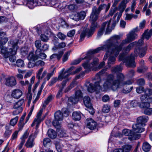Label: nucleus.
I'll list each match as a JSON object with an SVG mask.
<instances>
[{
	"label": "nucleus",
	"instance_id": "obj_16",
	"mask_svg": "<svg viewBox=\"0 0 152 152\" xmlns=\"http://www.w3.org/2000/svg\"><path fill=\"white\" fill-rule=\"evenodd\" d=\"M34 140V134H32L29 137L25 144V146L27 148H32L35 144Z\"/></svg>",
	"mask_w": 152,
	"mask_h": 152
},
{
	"label": "nucleus",
	"instance_id": "obj_49",
	"mask_svg": "<svg viewBox=\"0 0 152 152\" xmlns=\"http://www.w3.org/2000/svg\"><path fill=\"white\" fill-rule=\"evenodd\" d=\"M50 143L51 140L49 138H46L44 139L43 144L45 146H47V145H50Z\"/></svg>",
	"mask_w": 152,
	"mask_h": 152
},
{
	"label": "nucleus",
	"instance_id": "obj_14",
	"mask_svg": "<svg viewBox=\"0 0 152 152\" xmlns=\"http://www.w3.org/2000/svg\"><path fill=\"white\" fill-rule=\"evenodd\" d=\"M15 77L13 76L9 77L5 79V84L8 87H13L16 84Z\"/></svg>",
	"mask_w": 152,
	"mask_h": 152
},
{
	"label": "nucleus",
	"instance_id": "obj_26",
	"mask_svg": "<svg viewBox=\"0 0 152 152\" xmlns=\"http://www.w3.org/2000/svg\"><path fill=\"white\" fill-rule=\"evenodd\" d=\"M24 99H21L14 104L13 108L15 109L22 108L21 106L24 104Z\"/></svg>",
	"mask_w": 152,
	"mask_h": 152
},
{
	"label": "nucleus",
	"instance_id": "obj_9",
	"mask_svg": "<svg viewBox=\"0 0 152 152\" xmlns=\"http://www.w3.org/2000/svg\"><path fill=\"white\" fill-rule=\"evenodd\" d=\"M111 19H110L108 21L104 22L102 25V26L101 29L98 31L97 35V37L99 38L103 33V31L105 28V26L107 25V28L105 32V34H108L112 31V29L110 28V23L111 21Z\"/></svg>",
	"mask_w": 152,
	"mask_h": 152
},
{
	"label": "nucleus",
	"instance_id": "obj_7",
	"mask_svg": "<svg viewBox=\"0 0 152 152\" xmlns=\"http://www.w3.org/2000/svg\"><path fill=\"white\" fill-rule=\"evenodd\" d=\"M99 74L97 73L95 76V79L96 80H97V81L95 82L94 86L91 84H89L87 88L88 91L89 92L92 93L95 91H99L102 90L100 84L101 80Z\"/></svg>",
	"mask_w": 152,
	"mask_h": 152
},
{
	"label": "nucleus",
	"instance_id": "obj_43",
	"mask_svg": "<svg viewBox=\"0 0 152 152\" xmlns=\"http://www.w3.org/2000/svg\"><path fill=\"white\" fill-rule=\"evenodd\" d=\"M115 57L114 55H111L110 56L108 60V66H109L110 64H114L115 61Z\"/></svg>",
	"mask_w": 152,
	"mask_h": 152
},
{
	"label": "nucleus",
	"instance_id": "obj_62",
	"mask_svg": "<svg viewBox=\"0 0 152 152\" xmlns=\"http://www.w3.org/2000/svg\"><path fill=\"white\" fill-rule=\"evenodd\" d=\"M144 112L147 115L152 114V108H148L145 110Z\"/></svg>",
	"mask_w": 152,
	"mask_h": 152
},
{
	"label": "nucleus",
	"instance_id": "obj_46",
	"mask_svg": "<svg viewBox=\"0 0 152 152\" xmlns=\"http://www.w3.org/2000/svg\"><path fill=\"white\" fill-rule=\"evenodd\" d=\"M6 130L4 133V135L6 136H8L12 132V130L10 129V126H6Z\"/></svg>",
	"mask_w": 152,
	"mask_h": 152
},
{
	"label": "nucleus",
	"instance_id": "obj_20",
	"mask_svg": "<svg viewBox=\"0 0 152 152\" xmlns=\"http://www.w3.org/2000/svg\"><path fill=\"white\" fill-rule=\"evenodd\" d=\"M8 38L6 37V34L4 32L0 33V48L2 45L5 44L8 41Z\"/></svg>",
	"mask_w": 152,
	"mask_h": 152
},
{
	"label": "nucleus",
	"instance_id": "obj_64",
	"mask_svg": "<svg viewBox=\"0 0 152 152\" xmlns=\"http://www.w3.org/2000/svg\"><path fill=\"white\" fill-rule=\"evenodd\" d=\"M133 14H126V17L125 18V19L126 20H130L132 18H133Z\"/></svg>",
	"mask_w": 152,
	"mask_h": 152
},
{
	"label": "nucleus",
	"instance_id": "obj_24",
	"mask_svg": "<svg viewBox=\"0 0 152 152\" xmlns=\"http://www.w3.org/2000/svg\"><path fill=\"white\" fill-rule=\"evenodd\" d=\"M152 35V29H150L149 31L148 30L145 31L142 35V37L140 39L143 40L142 44L143 42V39L145 38L148 40Z\"/></svg>",
	"mask_w": 152,
	"mask_h": 152
},
{
	"label": "nucleus",
	"instance_id": "obj_35",
	"mask_svg": "<svg viewBox=\"0 0 152 152\" xmlns=\"http://www.w3.org/2000/svg\"><path fill=\"white\" fill-rule=\"evenodd\" d=\"M122 148L123 152H129L132 149V146L129 145H126L122 147Z\"/></svg>",
	"mask_w": 152,
	"mask_h": 152
},
{
	"label": "nucleus",
	"instance_id": "obj_18",
	"mask_svg": "<svg viewBox=\"0 0 152 152\" xmlns=\"http://www.w3.org/2000/svg\"><path fill=\"white\" fill-rule=\"evenodd\" d=\"M87 127L91 130H94L96 127V122L91 118H88L86 120Z\"/></svg>",
	"mask_w": 152,
	"mask_h": 152
},
{
	"label": "nucleus",
	"instance_id": "obj_54",
	"mask_svg": "<svg viewBox=\"0 0 152 152\" xmlns=\"http://www.w3.org/2000/svg\"><path fill=\"white\" fill-rule=\"evenodd\" d=\"M100 6H101V10L104 9H106V12H107L109 10L110 6V4L108 3L107 5H106L105 4H102Z\"/></svg>",
	"mask_w": 152,
	"mask_h": 152
},
{
	"label": "nucleus",
	"instance_id": "obj_1",
	"mask_svg": "<svg viewBox=\"0 0 152 152\" xmlns=\"http://www.w3.org/2000/svg\"><path fill=\"white\" fill-rule=\"evenodd\" d=\"M124 76L122 73L118 74L115 79L113 75H110L104 82L103 86L105 90L110 88L113 91H115L125 85H130L133 82L131 80L124 81Z\"/></svg>",
	"mask_w": 152,
	"mask_h": 152
},
{
	"label": "nucleus",
	"instance_id": "obj_37",
	"mask_svg": "<svg viewBox=\"0 0 152 152\" xmlns=\"http://www.w3.org/2000/svg\"><path fill=\"white\" fill-rule=\"evenodd\" d=\"M79 100L78 98L76 97L75 96L69 98L68 100V102H71L72 104H75Z\"/></svg>",
	"mask_w": 152,
	"mask_h": 152
},
{
	"label": "nucleus",
	"instance_id": "obj_34",
	"mask_svg": "<svg viewBox=\"0 0 152 152\" xmlns=\"http://www.w3.org/2000/svg\"><path fill=\"white\" fill-rule=\"evenodd\" d=\"M28 59L30 61H35L37 60V57L35 54L34 55L33 52H30L27 57Z\"/></svg>",
	"mask_w": 152,
	"mask_h": 152
},
{
	"label": "nucleus",
	"instance_id": "obj_44",
	"mask_svg": "<svg viewBox=\"0 0 152 152\" xmlns=\"http://www.w3.org/2000/svg\"><path fill=\"white\" fill-rule=\"evenodd\" d=\"M150 106V104L148 102H142L139 105L140 107L146 109L149 108Z\"/></svg>",
	"mask_w": 152,
	"mask_h": 152
},
{
	"label": "nucleus",
	"instance_id": "obj_63",
	"mask_svg": "<svg viewBox=\"0 0 152 152\" xmlns=\"http://www.w3.org/2000/svg\"><path fill=\"white\" fill-rule=\"evenodd\" d=\"M41 40L44 42H46L48 40V37L44 34H42L40 36Z\"/></svg>",
	"mask_w": 152,
	"mask_h": 152
},
{
	"label": "nucleus",
	"instance_id": "obj_12",
	"mask_svg": "<svg viewBox=\"0 0 152 152\" xmlns=\"http://www.w3.org/2000/svg\"><path fill=\"white\" fill-rule=\"evenodd\" d=\"M86 16V13L84 11H82L79 13L77 12H74L71 16V18L76 21L80 20H83Z\"/></svg>",
	"mask_w": 152,
	"mask_h": 152
},
{
	"label": "nucleus",
	"instance_id": "obj_55",
	"mask_svg": "<svg viewBox=\"0 0 152 152\" xmlns=\"http://www.w3.org/2000/svg\"><path fill=\"white\" fill-rule=\"evenodd\" d=\"M35 65L37 66H44L45 64L44 62L41 60H38L35 63Z\"/></svg>",
	"mask_w": 152,
	"mask_h": 152
},
{
	"label": "nucleus",
	"instance_id": "obj_25",
	"mask_svg": "<svg viewBox=\"0 0 152 152\" xmlns=\"http://www.w3.org/2000/svg\"><path fill=\"white\" fill-rule=\"evenodd\" d=\"M116 45H117V44L115 45L113 47H112L111 49H110V48L109 49H108V50H108V51L106 52V54L104 56V58H103V60H106L107 58V57L108 56H110H110L111 55H114V56L115 57H116L118 56V55H117V56H115V54H114L112 53L113 50V49H114V48H115L114 47Z\"/></svg>",
	"mask_w": 152,
	"mask_h": 152
},
{
	"label": "nucleus",
	"instance_id": "obj_31",
	"mask_svg": "<svg viewBox=\"0 0 152 152\" xmlns=\"http://www.w3.org/2000/svg\"><path fill=\"white\" fill-rule=\"evenodd\" d=\"M83 100L84 105L86 107H88L91 106V99L89 96H85L83 98Z\"/></svg>",
	"mask_w": 152,
	"mask_h": 152
},
{
	"label": "nucleus",
	"instance_id": "obj_5",
	"mask_svg": "<svg viewBox=\"0 0 152 152\" xmlns=\"http://www.w3.org/2000/svg\"><path fill=\"white\" fill-rule=\"evenodd\" d=\"M121 36L118 35H114L111 37L110 39L107 40L106 44L102 46L98 47L96 49L91 51L90 52L97 53L100 50H108L112 47H113L115 45H113L114 42L120 39Z\"/></svg>",
	"mask_w": 152,
	"mask_h": 152
},
{
	"label": "nucleus",
	"instance_id": "obj_30",
	"mask_svg": "<svg viewBox=\"0 0 152 152\" xmlns=\"http://www.w3.org/2000/svg\"><path fill=\"white\" fill-rule=\"evenodd\" d=\"M53 99V96L50 95L47 97L42 104V107L45 109L46 106Z\"/></svg>",
	"mask_w": 152,
	"mask_h": 152
},
{
	"label": "nucleus",
	"instance_id": "obj_41",
	"mask_svg": "<svg viewBox=\"0 0 152 152\" xmlns=\"http://www.w3.org/2000/svg\"><path fill=\"white\" fill-rule=\"evenodd\" d=\"M64 70L65 69L63 68L60 72L58 78V80H61L62 79L66 78L65 75H64Z\"/></svg>",
	"mask_w": 152,
	"mask_h": 152
},
{
	"label": "nucleus",
	"instance_id": "obj_48",
	"mask_svg": "<svg viewBox=\"0 0 152 152\" xmlns=\"http://www.w3.org/2000/svg\"><path fill=\"white\" fill-rule=\"evenodd\" d=\"M45 84V83H44L42 85L41 87H40V88L39 89V91L38 92V93H37V99L36 98L35 99V100L34 101V103H35L36 101V100H37V99H38L39 98V96L41 93L42 91L44 88V85Z\"/></svg>",
	"mask_w": 152,
	"mask_h": 152
},
{
	"label": "nucleus",
	"instance_id": "obj_45",
	"mask_svg": "<svg viewBox=\"0 0 152 152\" xmlns=\"http://www.w3.org/2000/svg\"><path fill=\"white\" fill-rule=\"evenodd\" d=\"M110 106L107 104H106L104 105L102 110L103 112L107 113L110 111Z\"/></svg>",
	"mask_w": 152,
	"mask_h": 152
},
{
	"label": "nucleus",
	"instance_id": "obj_22",
	"mask_svg": "<svg viewBox=\"0 0 152 152\" xmlns=\"http://www.w3.org/2000/svg\"><path fill=\"white\" fill-rule=\"evenodd\" d=\"M63 53V52L61 51H60L58 53L53 54L50 56V60H55L56 58L59 61L62 56Z\"/></svg>",
	"mask_w": 152,
	"mask_h": 152
},
{
	"label": "nucleus",
	"instance_id": "obj_39",
	"mask_svg": "<svg viewBox=\"0 0 152 152\" xmlns=\"http://www.w3.org/2000/svg\"><path fill=\"white\" fill-rule=\"evenodd\" d=\"M35 4L34 0H27V5L30 9H32L34 7Z\"/></svg>",
	"mask_w": 152,
	"mask_h": 152
},
{
	"label": "nucleus",
	"instance_id": "obj_6",
	"mask_svg": "<svg viewBox=\"0 0 152 152\" xmlns=\"http://www.w3.org/2000/svg\"><path fill=\"white\" fill-rule=\"evenodd\" d=\"M17 45V43L14 44L12 45V48H10L9 50H7L6 47H2L1 51V53L5 58H8L11 54H12V55L15 54L18 48Z\"/></svg>",
	"mask_w": 152,
	"mask_h": 152
},
{
	"label": "nucleus",
	"instance_id": "obj_4",
	"mask_svg": "<svg viewBox=\"0 0 152 152\" xmlns=\"http://www.w3.org/2000/svg\"><path fill=\"white\" fill-rule=\"evenodd\" d=\"M139 30L138 27L134 29L130 32L129 34L127 35V38L124 40L122 41L121 43L118 45H116L114 49L113 50L112 53L115 56L118 55L120 51L122 49V47L126 44L133 41L137 38L138 36L136 32Z\"/></svg>",
	"mask_w": 152,
	"mask_h": 152
},
{
	"label": "nucleus",
	"instance_id": "obj_17",
	"mask_svg": "<svg viewBox=\"0 0 152 152\" xmlns=\"http://www.w3.org/2000/svg\"><path fill=\"white\" fill-rule=\"evenodd\" d=\"M93 50H91L89 51L88 53L87 56L83 58H80L75 60L71 63L72 65H76L78 64L80 61L83 59H87L88 60H90L91 59V57L92 56V54H94L95 53H93L90 52L91 51Z\"/></svg>",
	"mask_w": 152,
	"mask_h": 152
},
{
	"label": "nucleus",
	"instance_id": "obj_60",
	"mask_svg": "<svg viewBox=\"0 0 152 152\" xmlns=\"http://www.w3.org/2000/svg\"><path fill=\"white\" fill-rule=\"evenodd\" d=\"M57 36L61 40L64 39L66 37L65 35L61 32H59Z\"/></svg>",
	"mask_w": 152,
	"mask_h": 152
},
{
	"label": "nucleus",
	"instance_id": "obj_3",
	"mask_svg": "<svg viewBox=\"0 0 152 152\" xmlns=\"http://www.w3.org/2000/svg\"><path fill=\"white\" fill-rule=\"evenodd\" d=\"M140 46L137 47L134 50V54H131L130 56L125 57L122 54H120L119 56V60L120 61L122 60L124 62L126 63V65L128 67H134L136 66L134 61V57L139 56L142 58L145 56L146 53L147 49H146L139 48Z\"/></svg>",
	"mask_w": 152,
	"mask_h": 152
},
{
	"label": "nucleus",
	"instance_id": "obj_11",
	"mask_svg": "<svg viewBox=\"0 0 152 152\" xmlns=\"http://www.w3.org/2000/svg\"><path fill=\"white\" fill-rule=\"evenodd\" d=\"M88 62L89 61L83 64V66L84 68L89 69H91L94 70H96L97 69L94 68V66H96L99 62V59L97 58H94L91 64H88Z\"/></svg>",
	"mask_w": 152,
	"mask_h": 152
},
{
	"label": "nucleus",
	"instance_id": "obj_59",
	"mask_svg": "<svg viewBox=\"0 0 152 152\" xmlns=\"http://www.w3.org/2000/svg\"><path fill=\"white\" fill-rule=\"evenodd\" d=\"M145 93L146 96H149L152 95V90L147 89L145 91Z\"/></svg>",
	"mask_w": 152,
	"mask_h": 152
},
{
	"label": "nucleus",
	"instance_id": "obj_40",
	"mask_svg": "<svg viewBox=\"0 0 152 152\" xmlns=\"http://www.w3.org/2000/svg\"><path fill=\"white\" fill-rule=\"evenodd\" d=\"M77 82L75 81V80L73 81L70 86L66 89L65 90V92H68L74 86H75L77 85Z\"/></svg>",
	"mask_w": 152,
	"mask_h": 152
},
{
	"label": "nucleus",
	"instance_id": "obj_21",
	"mask_svg": "<svg viewBox=\"0 0 152 152\" xmlns=\"http://www.w3.org/2000/svg\"><path fill=\"white\" fill-rule=\"evenodd\" d=\"M148 120V117L146 116H140L137 118V123L142 124L144 126L145 125V123L147 122Z\"/></svg>",
	"mask_w": 152,
	"mask_h": 152
},
{
	"label": "nucleus",
	"instance_id": "obj_32",
	"mask_svg": "<svg viewBox=\"0 0 152 152\" xmlns=\"http://www.w3.org/2000/svg\"><path fill=\"white\" fill-rule=\"evenodd\" d=\"M48 136L52 139L55 138L56 137V132L52 129H50L48 132Z\"/></svg>",
	"mask_w": 152,
	"mask_h": 152
},
{
	"label": "nucleus",
	"instance_id": "obj_47",
	"mask_svg": "<svg viewBox=\"0 0 152 152\" xmlns=\"http://www.w3.org/2000/svg\"><path fill=\"white\" fill-rule=\"evenodd\" d=\"M70 54V51H68L63 56L62 58V62L63 63L68 60Z\"/></svg>",
	"mask_w": 152,
	"mask_h": 152
},
{
	"label": "nucleus",
	"instance_id": "obj_13",
	"mask_svg": "<svg viewBox=\"0 0 152 152\" xmlns=\"http://www.w3.org/2000/svg\"><path fill=\"white\" fill-rule=\"evenodd\" d=\"M43 109H44L42 107V108L37 113V118L34 119L31 125V126L32 127L36 125V129H37L38 127L39 124L42 121L41 119L40 116L42 113Z\"/></svg>",
	"mask_w": 152,
	"mask_h": 152
},
{
	"label": "nucleus",
	"instance_id": "obj_29",
	"mask_svg": "<svg viewBox=\"0 0 152 152\" xmlns=\"http://www.w3.org/2000/svg\"><path fill=\"white\" fill-rule=\"evenodd\" d=\"M81 116V113L80 112L75 111L72 114V119L75 121L80 120Z\"/></svg>",
	"mask_w": 152,
	"mask_h": 152
},
{
	"label": "nucleus",
	"instance_id": "obj_53",
	"mask_svg": "<svg viewBox=\"0 0 152 152\" xmlns=\"http://www.w3.org/2000/svg\"><path fill=\"white\" fill-rule=\"evenodd\" d=\"M35 47L37 49V50L39 49L40 50H41L40 48L42 44L41 43V41L40 40H36L35 42Z\"/></svg>",
	"mask_w": 152,
	"mask_h": 152
},
{
	"label": "nucleus",
	"instance_id": "obj_23",
	"mask_svg": "<svg viewBox=\"0 0 152 152\" xmlns=\"http://www.w3.org/2000/svg\"><path fill=\"white\" fill-rule=\"evenodd\" d=\"M28 135V133L27 131H26L22 136L21 137L20 142L18 145V148L20 149H21L22 148L23 145L25 142L26 139L27 138Z\"/></svg>",
	"mask_w": 152,
	"mask_h": 152
},
{
	"label": "nucleus",
	"instance_id": "obj_38",
	"mask_svg": "<svg viewBox=\"0 0 152 152\" xmlns=\"http://www.w3.org/2000/svg\"><path fill=\"white\" fill-rule=\"evenodd\" d=\"M19 117L17 116L15 118L11 119L10 122V124L12 126H14L17 123Z\"/></svg>",
	"mask_w": 152,
	"mask_h": 152
},
{
	"label": "nucleus",
	"instance_id": "obj_57",
	"mask_svg": "<svg viewBox=\"0 0 152 152\" xmlns=\"http://www.w3.org/2000/svg\"><path fill=\"white\" fill-rule=\"evenodd\" d=\"M16 110L12 112V114L14 115H15L18 114L20 113L22 111V108H20L19 109H15Z\"/></svg>",
	"mask_w": 152,
	"mask_h": 152
},
{
	"label": "nucleus",
	"instance_id": "obj_2",
	"mask_svg": "<svg viewBox=\"0 0 152 152\" xmlns=\"http://www.w3.org/2000/svg\"><path fill=\"white\" fill-rule=\"evenodd\" d=\"M100 6L98 9L96 7H93L92 12L90 18L89 20L91 23V26L90 29L87 28L88 25L85 26L83 31L81 34L80 41H82L85 36L88 37H91L93 34L95 29L96 28L97 24L96 21L98 18V15L101 10Z\"/></svg>",
	"mask_w": 152,
	"mask_h": 152
},
{
	"label": "nucleus",
	"instance_id": "obj_58",
	"mask_svg": "<svg viewBox=\"0 0 152 152\" xmlns=\"http://www.w3.org/2000/svg\"><path fill=\"white\" fill-rule=\"evenodd\" d=\"M138 104V102L137 101L134 100L131 101L130 103V107H134L137 106Z\"/></svg>",
	"mask_w": 152,
	"mask_h": 152
},
{
	"label": "nucleus",
	"instance_id": "obj_36",
	"mask_svg": "<svg viewBox=\"0 0 152 152\" xmlns=\"http://www.w3.org/2000/svg\"><path fill=\"white\" fill-rule=\"evenodd\" d=\"M127 0H124L123 1L119 4L120 10L122 11L123 12L126 7V4L127 3Z\"/></svg>",
	"mask_w": 152,
	"mask_h": 152
},
{
	"label": "nucleus",
	"instance_id": "obj_28",
	"mask_svg": "<svg viewBox=\"0 0 152 152\" xmlns=\"http://www.w3.org/2000/svg\"><path fill=\"white\" fill-rule=\"evenodd\" d=\"M35 54L37 57V59L41 58L42 59H45L46 57V55L44 53L41 52L39 49L37 50L35 52Z\"/></svg>",
	"mask_w": 152,
	"mask_h": 152
},
{
	"label": "nucleus",
	"instance_id": "obj_51",
	"mask_svg": "<svg viewBox=\"0 0 152 152\" xmlns=\"http://www.w3.org/2000/svg\"><path fill=\"white\" fill-rule=\"evenodd\" d=\"M122 68L121 66H118L113 67L112 71L114 72L121 71L122 70Z\"/></svg>",
	"mask_w": 152,
	"mask_h": 152
},
{
	"label": "nucleus",
	"instance_id": "obj_10",
	"mask_svg": "<svg viewBox=\"0 0 152 152\" xmlns=\"http://www.w3.org/2000/svg\"><path fill=\"white\" fill-rule=\"evenodd\" d=\"M143 40L142 39H140L137 43L136 42H134L129 44L127 47L123 48V46L122 47V49L120 51H122L123 53H128L131 50V48L134 45H136L137 47L141 46L142 45Z\"/></svg>",
	"mask_w": 152,
	"mask_h": 152
},
{
	"label": "nucleus",
	"instance_id": "obj_8",
	"mask_svg": "<svg viewBox=\"0 0 152 152\" xmlns=\"http://www.w3.org/2000/svg\"><path fill=\"white\" fill-rule=\"evenodd\" d=\"M122 134L124 135L129 136L128 139L130 140H133L139 139L140 137V134H136L128 129H124L122 130Z\"/></svg>",
	"mask_w": 152,
	"mask_h": 152
},
{
	"label": "nucleus",
	"instance_id": "obj_61",
	"mask_svg": "<svg viewBox=\"0 0 152 152\" xmlns=\"http://www.w3.org/2000/svg\"><path fill=\"white\" fill-rule=\"evenodd\" d=\"M18 132L19 131H16L13 133L11 137L12 140H15L17 138Z\"/></svg>",
	"mask_w": 152,
	"mask_h": 152
},
{
	"label": "nucleus",
	"instance_id": "obj_15",
	"mask_svg": "<svg viewBox=\"0 0 152 152\" xmlns=\"http://www.w3.org/2000/svg\"><path fill=\"white\" fill-rule=\"evenodd\" d=\"M143 126L142 124L137 123V124H133L132 125L133 129V132L136 134H138L137 133H140L144 131Z\"/></svg>",
	"mask_w": 152,
	"mask_h": 152
},
{
	"label": "nucleus",
	"instance_id": "obj_56",
	"mask_svg": "<svg viewBox=\"0 0 152 152\" xmlns=\"http://www.w3.org/2000/svg\"><path fill=\"white\" fill-rule=\"evenodd\" d=\"M43 68H40L38 71L37 73L36 78L39 80H40V77L43 71Z\"/></svg>",
	"mask_w": 152,
	"mask_h": 152
},
{
	"label": "nucleus",
	"instance_id": "obj_42",
	"mask_svg": "<svg viewBox=\"0 0 152 152\" xmlns=\"http://www.w3.org/2000/svg\"><path fill=\"white\" fill-rule=\"evenodd\" d=\"M16 65L18 67H23L24 66V63L23 60L19 59L17 61Z\"/></svg>",
	"mask_w": 152,
	"mask_h": 152
},
{
	"label": "nucleus",
	"instance_id": "obj_19",
	"mask_svg": "<svg viewBox=\"0 0 152 152\" xmlns=\"http://www.w3.org/2000/svg\"><path fill=\"white\" fill-rule=\"evenodd\" d=\"M23 93L20 89H16L13 90L11 94V96L14 98L19 99L22 95Z\"/></svg>",
	"mask_w": 152,
	"mask_h": 152
},
{
	"label": "nucleus",
	"instance_id": "obj_33",
	"mask_svg": "<svg viewBox=\"0 0 152 152\" xmlns=\"http://www.w3.org/2000/svg\"><path fill=\"white\" fill-rule=\"evenodd\" d=\"M54 117L56 120H62L63 118V113L60 111H58L55 113Z\"/></svg>",
	"mask_w": 152,
	"mask_h": 152
},
{
	"label": "nucleus",
	"instance_id": "obj_52",
	"mask_svg": "<svg viewBox=\"0 0 152 152\" xmlns=\"http://www.w3.org/2000/svg\"><path fill=\"white\" fill-rule=\"evenodd\" d=\"M61 120H57L55 119L53 121V125L56 128H58L59 127H60V124L59 122V121H61Z\"/></svg>",
	"mask_w": 152,
	"mask_h": 152
},
{
	"label": "nucleus",
	"instance_id": "obj_50",
	"mask_svg": "<svg viewBox=\"0 0 152 152\" xmlns=\"http://www.w3.org/2000/svg\"><path fill=\"white\" fill-rule=\"evenodd\" d=\"M75 96L78 99H79L82 98L83 94L80 90H78L76 91Z\"/></svg>",
	"mask_w": 152,
	"mask_h": 152
},
{
	"label": "nucleus",
	"instance_id": "obj_27",
	"mask_svg": "<svg viewBox=\"0 0 152 152\" xmlns=\"http://www.w3.org/2000/svg\"><path fill=\"white\" fill-rule=\"evenodd\" d=\"M151 145L146 142H144L142 144V149L145 152H148L151 150Z\"/></svg>",
	"mask_w": 152,
	"mask_h": 152
}]
</instances>
